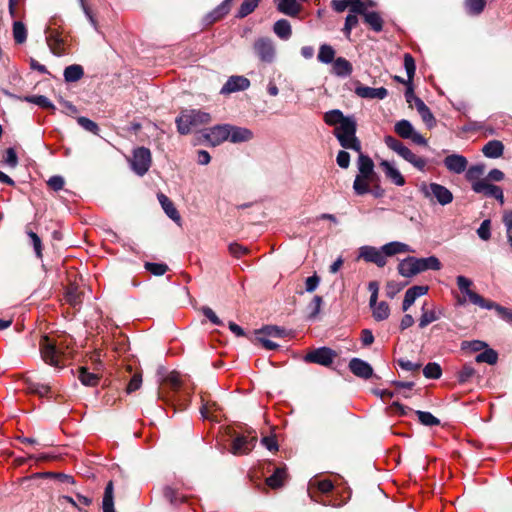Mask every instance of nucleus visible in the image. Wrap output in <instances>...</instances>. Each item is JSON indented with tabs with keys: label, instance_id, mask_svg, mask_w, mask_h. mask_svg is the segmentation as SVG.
I'll use <instances>...</instances> for the list:
<instances>
[{
	"label": "nucleus",
	"instance_id": "a19ab883",
	"mask_svg": "<svg viewBox=\"0 0 512 512\" xmlns=\"http://www.w3.org/2000/svg\"><path fill=\"white\" fill-rule=\"evenodd\" d=\"M335 57V50L332 48V46L323 44L321 45L318 53V60L322 63H331L334 60Z\"/></svg>",
	"mask_w": 512,
	"mask_h": 512
},
{
	"label": "nucleus",
	"instance_id": "4468645a",
	"mask_svg": "<svg viewBox=\"0 0 512 512\" xmlns=\"http://www.w3.org/2000/svg\"><path fill=\"white\" fill-rule=\"evenodd\" d=\"M379 168L383 171L385 177L396 186H404L406 180L394 162L381 159Z\"/></svg>",
	"mask_w": 512,
	"mask_h": 512
},
{
	"label": "nucleus",
	"instance_id": "58836bf2",
	"mask_svg": "<svg viewBox=\"0 0 512 512\" xmlns=\"http://www.w3.org/2000/svg\"><path fill=\"white\" fill-rule=\"evenodd\" d=\"M475 360L478 363H488L490 365H494L498 360V354L495 350L486 348L482 353L476 356Z\"/></svg>",
	"mask_w": 512,
	"mask_h": 512
},
{
	"label": "nucleus",
	"instance_id": "e433bc0d",
	"mask_svg": "<svg viewBox=\"0 0 512 512\" xmlns=\"http://www.w3.org/2000/svg\"><path fill=\"white\" fill-rule=\"evenodd\" d=\"M273 30L275 34L282 39H288L291 35V26L285 19L278 20L274 24Z\"/></svg>",
	"mask_w": 512,
	"mask_h": 512
},
{
	"label": "nucleus",
	"instance_id": "69168bd1",
	"mask_svg": "<svg viewBox=\"0 0 512 512\" xmlns=\"http://www.w3.org/2000/svg\"><path fill=\"white\" fill-rule=\"evenodd\" d=\"M77 122L79 123V125L81 127H83L85 130H87L89 132L97 133V131H98V125L94 121H92L86 117H79L77 119Z\"/></svg>",
	"mask_w": 512,
	"mask_h": 512
},
{
	"label": "nucleus",
	"instance_id": "79ce46f5",
	"mask_svg": "<svg viewBox=\"0 0 512 512\" xmlns=\"http://www.w3.org/2000/svg\"><path fill=\"white\" fill-rule=\"evenodd\" d=\"M485 0H465V8L468 14L478 15L485 8Z\"/></svg>",
	"mask_w": 512,
	"mask_h": 512
},
{
	"label": "nucleus",
	"instance_id": "bf43d9fd",
	"mask_svg": "<svg viewBox=\"0 0 512 512\" xmlns=\"http://www.w3.org/2000/svg\"><path fill=\"white\" fill-rule=\"evenodd\" d=\"M259 331L270 338H282L285 336V331L277 326H266Z\"/></svg>",
	"mask_w": 512,
	"mask_h": 512
},
{
	"label": "nucleus",
	"instance_id": "4d7b16f0",
	"mask_svg": "<svg viewBox=\"0 0 512 512\" xmlns=\"http://www.w3.org/2000/svg\"><path fill=\"white\" fill-rule=\"evenodd\" d=\"M145 268L147 271L152 273L155 276H161L166 273L168 267L166 264L163 263H149L147 262L145 264Z\"/></svg>",
	"mask_w": 512,
	"mask_h": 512
},
{
	"label": "nucleus",
	"instance_id": "c756f323",
	"mask_svg": "<svg viewBox=\"0 0 512 512\" xmlns=\"http://www.w3.org/2000/svg\"><path fill=\"white\" fill-rule=\"evenodd\" d=\"M275 2L277 9L289 16L296 15L300 10V6L296 0H275Z\"/></svg>",
	"mask_w": 512,
	"mask_h": 512
},
{
	"label": "nucleus",
	"instance_id": "0e129e2a",
	"mask_svg": "<svg viewBox=\"0 0 512 512\" xmlns=\"http://www.w3.org/2000/svg\"><path fill=\"white\" fill-rule=\"evenodd\" d=\"M384 142H385V144H386V146L388 148H390L391 150H393L397 154L399 153V151L404 146V144L401 141L397 140L395 137L390 136V135L385 136Z\"/></svg>",
	"mask_w": 512,
	"mask_h": 512
},
{
	"label": "nucleus",
	"instance_id": "aec40b11",
	"mask_svg": "<svg viewBox=\"0 0 512 512\" xmlns=\"http://www.w3.org/2000/svg\"><path fill=\"white\" fill-rule=\"evenodd\" d=\"M351 372L360 378L368 379L373 374V369L369 363L359 358H353L349 362Z\"/></svg>",
	"mask_w": 512,
	"mask_h": 512
},
{
	"label": "nucleus",
	"instance_id": "37998d69",
	"mask_svg": "<svg viewBox=\"0 0 512 512\" xmlns=\"http://www.w3.org/2000/svg\"><path fill=\"white\" fill-rule=\"evenodd\" d=\"M112 506H114L113 483L110 481L105 488L102 509L111 512Z\"/></svg>",
	"mask_w": 512,
	"mask_h": 512
},
{
	"label": "nucleus",
	"instance_id": "f8f14e48",
	"mask_svg": "<svg viewBox=\"0 0 512 512\" xmlns=\"http://www.w3.org/2000/svg\"><path fill=\"white\" fill-rule=\"evenodd\" d=\"M472 190L475 193L483 194L486 197L495 198L500 202L501 205L504 204L503 190L499 186L491 184V182H489V179H483V181L481 182H476Z\"/></svg>",
	"mask_w": 512,
	"mask_h": 512
},
{
	"label": "nucleus",
	"instance_id": "1a4fd4ad",
	"mask_svg": "<svg viewBox=\"0 0 512 512\" xmlns=\"http://www.w3.org/2000/svg\"><path fill=\"white\" fill-rule=\"evenodd\" d=\"M151 165V153L150 150L144 147L137 148L131 159V167L133 171L143 176Z\"/></svg>",
	"mask_w": 512,
	"mask_h": 512
},
{
	"label": "nucleus",
	"instance_id": "052dcab7",
	"mask_svg": "<svg viewBox=\"0 0 512 512\" xmlns=\"http://www.w3.org/2000/svg\"><path fill=\"white\" fill-rule=\"evenodd\" d=\"M491 221L489 219L484 220L480 227L477 229L478 236L484 240L487 241L491 237V231H490Z\"/></svg>",
	"mask_w": 512,
	"mask_h": 512
},
{
	"label": "nucleus",
	"instance_id": "dca6fc26",
	"mask_svg": "<svg viewBox=\"0 0 512 512\" xmlns=\"http://www.w3.org/2000/svg\"><path fill=\"white\" fill-rule=\"evenodd\" d=\"M444 165L451 173L461 174L466 171L468 160L463 155L451 154L445 157Z\"/></svg>",
	"mask_w": 512,
	"mask_h": 512
},
{
	"label": "nucleus",
	"instance_id": "09e8293b",
	"mask_svg": "<svg viewBox=\"0 0 512 512\" xmlns=\"http://www.w3.org/2000/svg\"><path fill=\"white\" fill-rule=\"evenodd\" d=\"M79 379L86 386H94L98 382V377L93 373H89L84 367L79 369Z\"/></svg>",
	"mask_w": 512,
	"mask_h": 512
},
{
	"label": "nucleus",
	"instance_id": "de8ad7c7",
	"mask_svg": "<svg viewBox=\"0 0 512 512\" xmlns=\"http://www.w3.org/2000/svg\"><path fill=\"white\" fill-rule=\"evenodd\" d=\"M502 221L506 229L508 243L512 247V209L503 212Z\"/></svg>",
	"mask_w": 512,
	"mask_h": 512
},
{
	"label": "nucleus",
	"instance_id": "7ed1b4c3",
	"mask_svg": "<svg viewBox=\"0 0 512 512\" xmlns=\"http://www.w3.org/2000/svg\"><path fill=\"white\" fill-rule=\"evenodd\" d=\"M211 115L201 110H185L177 118L176 124L180 134H188L193 129L210 123Z\"/></svg>",
	"mask_w": 512,
	"mask_h": 512
},
{
	"label": "nucleus",
	"instance_id": "c03bdc74",
	"mask_svg": "<svg viewBox=\"0 0 512 512\" xmlns=\"http://www.w3.org/2000/svg\"><path fill=\"white\" fill-rule=\"evenodd\" d=\"M259 1L260 0H244L238 10L237 16L243 18L252 13L258 6Z\"/></svg>",
	"mask_w": 512,
	"mask_h": 512
},
{
	"label": "nucleus",
	"instance_id": "ddd939ff",
	"mask_svg": "<svg viewBox=\"0 0 512 512\" xmlns=\"http://www.w3.org/2000/svg\"><path fill=\"white\" fill-rule=\"evenodd\" d=\"M359 258L374 263L378 267H383L387 263L382 247L378 249L368 245L362 246L359 248Z\"/></svg>",
	"mask_w": 512,
	"mask_h": 512
},
{
	"label": "nucleus",
	"instance_id": "7c9ffc66",
	"mask_svg": "<svg viewBox=\"0 0 512 512\" xmlns=\"http://www.w3.org/2000/svg\"><path fill=\"white\" fill-rule=\"evenodd\" d=\"M46 41L54 55L60 56L65 53L63 40L58 35L51 33L46 37Z\"/></svg>",
	"mask_w": 512,
	"mask_h": 512
},
{
	"label": "nucleus",
	"instance_id": "473e14b6",
	"mask_svg": "<svg viewBox=\"0 0 512 512\" xmlns=\"http://www.w3.org/2000/svg\"><path fill=\"white\" fill-rule=\"evenodd\" d=\"M375 179L372 178H363L362 176L356 175L353 189L357 195H364L370 191V184L374 182Z\"/></svg>",
	"mask_w": 512,
	"mask_h": 512
},
{
	"label": "nucleus",
	"instance_id": "9b49d317",
	"mask_svg": "<svg viewBox=\"0 0 512 512\" xmlns=\"http://www.w3.org/2000/svg\"><path fill=\"white\" fill-rule=\"evenodd\" d=\"M336 353L328 348L321 347L307 353L304 360L309 363H316L322 366H329L333 363Z\"/></svg>",
	"mask_w": 512,
	"mask_h": 512
},
{
	"label": "nucleus",
	"instance_id": "20e7f679",
	"mask_svg": "<svg viewBox=\"0 0 512 512\" xmlns=\"http://www.w3.org/2000/svg\"><path fill=\"white\" fill-rule=\"evenodd\" d=\"M40 351L42 359L49 365L55 367H60L67 356L61 343L50 339L48 336L42 337Z\"/></svg>",
	"mask_w": 512,
	"mask_h": 512
},
{
	"label": "nucleus",
	"instance_id": "6ab92c4d",
	"mask_svg": "<svg viewBox=\"0 0 512 512\" xmlns=\"http://www.w3.org/2000/svg\"><path fill=\"white\" fill-rule=\"evenodd\" d=\"M256 441V437H237L232 443L231 451L235 455L247 454L254 448Z\"/></svg>",
	"mask_w": 512,
	"mask_h": 512
},
{
	"label": "nucleus",
	"instance_id": "0eeeda50",
	"mask_svg": "<svg viewBox=\"0 0 512 512\" xmlns=\"http://www.w3.org/2000/svg\"><path fill=\"white\" fill-rule=\"evenodd\" d=\"M456 281L461 293L467 296L471 303L484 309H492V301L484 299L482 296L471 289L473 282L469 278L465 276H458Z\"/></svg>",
	"mask_w": 512,
	"mask_h": 512
},
{
	"label": "nucleus",
	"instance_id": "680f3d73",
	"mask_svg": "<svg viewBox=\"0 0 512 512\" xmlns=\"http://www.w3.org/2000/svg\"><path fill=\"white\" fill-rule=\"evenodd\" d=\"M163 383L168 385L171 389L177 390L181 385L180 375L177 372H171L164 380Z\"/></svg>",
	"mask_w": 512,
	"mask_h": 512
},
{
	"label": "nucleus",
	"instance_id": "49530a36",
	"mask_svg": "<svg viewBox=\"0 0 512 512\" xmlns=\"http://www.w3.org/2000/svg\"><path fill=\"white\" fill-rule=\"evenodd\" d=\"M364 0H334L332 6L335 11L343 12L349 8V12L354 13L353 8L356 2H363Z\"/></svg>",
	"mask_w": 512,
	"mask_h": 512
},
{
	"label": "nucleus",
	"instance_id": "a18cd8bd",
	"mask_svg": "<svg viewBox=\"0 0 512 512\" xmlns=\"http://www.w3.org/2000/svg\"><path fill=\"white\" fill-rule=\"evenodd\" d=\"M13 37L18 44H22L26 41L27 31L22 22H14L13 24Z\"/></svg>",
	"mask_w": 512,
	"mask_h": 512
},
{
	"label": "nucleus",
	"instance_id": "72a5a7b5",
	"mask_svg": "<svg viewBox=\"0 0 512 512\" xmlns=\"http://www.w3.org/2000/svg\"><path fill=\"white\" fill-rule=\"evenodd\" d=\"M233 2L234 0H224L218 5L208 16L211 22L217 21L225 16L230 11Z\"/></svg>",
	"mask_w": 512,
	"mask_h": 512
},
{
	"label": "nucleus",
	"instance_id": "b1692460",
	"mask_svg": "<svg viewBox=\"0 0 512 512\" xmlns=\"http://www.w3.org/2000/svg\"><path fill=\"white\" fill-rule=\"evenodd\" d=\"M369 306L372 310V316L376 321H384L388 319L390 315V307L387 302H378L375 300L374 303L369 302Z\"/></svg>",
	"mask_w": 512,
	"mask_h": 512
},
{
	"label": "nucleus",
	"instance_id": "2eb2a0df",
	"mask_svg": "<svg viewBox=\"0 0 512 512\" xmlns=\"http://www.w3.org/2000/svg\"><path fill=\"white\" fill-rule=\"evenodd\" d=\"M229 124L216 125L205 134V139L213 146L220 145L229 138Z\"/></svg>",
	"mask_w": 512,
	"mask_h": 512
},
{
	"label": "nucleus",
	"instance_id": "39448f33",
	"mask_svg": "<svg viewBox=\"0 0 512 512\" xmlns=\"http://www.w3.org/2000/svg\"><path fill=\"white\" fill-rule=\"evenodd\" d=\"M420 191L425 198L433 201L435 200L440 205H448L453 201L452 192L445 186L438 183H422Z\"/></svg>",
	"mask_w": 512,
	"mask_h": 512
},
{
	"label": "nucleus",
	"instance_id": "6e6552de",
	"mask_svg": "<svg viewBox=\"0 0 512 512\" xmlns=\"http://www.w3.org/2000/svg\"><path fill=\"white\" fill-rule=\"evenodd\" d=\"M253 50L260 61L271 63L276 56V49L274 43L269 38H258L253 44Z\"/></svg>",
	"mask_w": 512,
	"mask_h": 512
},
{
	"label": "nucleus",
	"instance_id": "338daca9",
	"mask_svg": "<svg viewBox=\"0 0 512 512\" xmlns=\"http://www.w3.org/2000/svg\"><path fill=\"white\" fill-rule=\"evenodd\" d=\"M475 374V369L470 365H465L458 373V380L461 383L467 382Z\"/></svg>",
	"mask_w": 512,
	"mask_h": 512
},
{
	"label": "nucleus",
	"instance_id": "a878e982",
	"mask_svg": "<svg viewBox=\"0 0 512 512\" xmlns=\"http://www.w3.org/2000/svg\"><path fill=\"white\" fill-rule=\"evenodd\" d=\"M382 249L386 260L387 257L394 256L396 254L412 252L411 248L407 244L397 241L383 245Z\"/></svg>",
	"mask_w": 512,
	"mask_h": 512
},
{
	"label": "nucleus",
	"instance_id": "f257e3e1",
	"mask_svg": "<svg viewBox=\"0 0 512 512\" xmlns=\"http://www.w3.org/2000/svg\"><path fill=\"white\" fill-rule=\"evenodd\" d=\"M324 121L327 125L335 127L334 135L343 148L360 152L361 143L356 137L354 117L344 116L340 110L334 109L325 113Z\"/></svg>",
	"mask_w": 512,
	"mask_h": 512
},
{
	"label": "nucleus",
	"instance_id": "c9c22d12",
	"mask_svg": "<svg viewBox=\"0 0 512 512\" xmlns=\"http://www.w3.org/2000/svg\"><path fill=\"white\" fill-rule=\"evenodd\" d=\"M285 477V468H277L275 472L266 479V484L273 489L279 488L283 485Z\"/></svg>",
	"mask_w": 512,
	"mask_h": 512
},
{
	"label": "nucleus",
	"instance_id": "e2e57ef3",
	"mask_svg": "<svg viewBox=\"0 0 512 512\" xmlns=\"http://www.w3.org/2000/svg\"><path fill=\"white\" fill-rule=\"evenodd\" d=\"M492 309H495L498 315L505 321L512 323V311L492 302Z\"/></svg>",
	"mask_w": 512,
	"mask_h": 512
},
{
	"label": "nucleus",
	"instance_id": "f03ea898",
	"mask_svg": "<svg viewBox=\"0 0 512 512\" xmlns=\"http://www.w3.org/2000/svg\"><path fill=\"white\" fill-rule=\"evenodd\" d=\"M441 267L440 260L435 256L427 258L408 257L399 263L398 271L403 277L409 278L427 270H440Z\"/></svg>",
	"mask_w": 512,
	"mask_h": 512
},
{
	"label": "nucleus",
	"instance_id": "2f4dec72",
	"mask_svg": "<svg viewBox=\"0 0 512 512\" xmlns=\"http://www.w3.org/2000/svg\"><path fill=\"white\" fill-rule=\"evenodd\" d=\"M422 314L419 319V327L424 328L430 323L438 320L441 316V311H437L435 309L428 310L425 308V306L422 307Z\"/></svg>",
	"mask_w": 512,
	"mask_h": 512
},
{
	"label": "nucleus",
	"instance_id": "393cba45",
	"mask_svg": "<svg viewBox=\"0 0 512 512\" xmlns=\"http://www.w3.org/2000/svg\"><path fill=\"white\" fill-rule=\"evenodd\" d=\"M158 200L167 216L176 223H180L181 217L172 201L164 194H158Z\"/></svg>",
	"mask_w": 512,
	"mask_h": 512
},
{
	"label": "nucleus",
	"instance_id": "13d9d810",
	"mask_svg": "<svg viewBox=\"0 0 512 512\" xmlns=\"http://www.w3.org/2000/svg\"><path fill=\"white\" fill-rule=\"evenodd\" d=\"M427 292L428 286H413L405 292V295L415 302L417 298L427 294Z\"/></svg>",
	"mask_w": 512,
	"mask_h": 512
},
{
	"label": "nucleus",
	"instance_id": "412c9836",
	"mask_svg": "<svg viewBox=\"0 0 512 512\" xmlns=\"http://www.w3.org/2000/svg\"><path fill=\"white\" fill-rule=\"evenodd\" d=\"M229 130V138L228 140L232 143H243L248 142L253 139V132L245 127H238L233 125H228Z\"/></svg>",
	"mask_w": 512,
	"mask_h": 512
},
{
	"label": "nucleus",
	"instance_id": "cd10ccee",
	"mask_svg": "<svg viewBox=\"0 0 512 512\" xmlns=\"http://www.w3.org/2000/svg\"><path fill=\"white\" fill-rule=\"evenodd\" d=\"M504 146L498 140H491L482 148L483 154L488 158H499L502 156Z\"/></svg>",
	"mask_w": 512,
	"mask_h": 512
},
{
	"label": "nucleus",
	"instance_id": "423d86ee",
	"mask_svg": "<svg viewBox=\"0 0 512 512\" xmlns=\"http://www.w3.org/2000/svg\"><path fill=\"white\" fill-rule=\"evenodd\" d=\"M374 6V3L370 0H364L363 2H356L353 8L354 13H359L364 17L365 22L375 32H380L383 28V19L379 13L370 10Z\"/></svg>",
	"mask_w": 512,
	"mask_h": 512
},
{
	"label": "nucleus",
	"instance_id": "5fc2aeb1",
	"mask_svg": "<svg viewBox=\"0 0 512 512\" xmlns=\"http://www.w3.org/2000/svg\"><path fill=\"white\" fill-rule=\"evenodd\" d=\"M419 115L421 116V119L422 121L426 124V126L429 128V129H432L433 127H435L436 125V119L435 117L433 116L432 112L430 111V109L428 108V106H425L423 108V110H421L420 112H418Z\"/></svg>",
	"mask_w": 512,
	"mask_h": 512
},
{
	"label": "nucleus",
	"instance_id": "4be33fe9",
	"mask_svg": "<svg viewBox=\"0 0 512 512\" xmlns=\"http://www.w3.org/2000/svg\"><path fill=\"white\" fill-rule=\"evenodd\" d=\"M355 93L361 98L367 99H384L388 95V91L384 87L372 88L368 86H358Z\"/></svg>",
	"mask_w": 512,
	"mask_h": 512
},
{
	"label": "nucleus",
	"instance_id": "6e6d98bb",
	"mask_svg": "<svg viewBox=\"0 0 512 512\" xmlns=\"http://www.w3.org/2000/svg\"><path fill=\"white\" fill-rule=\"evenodd\" d=\"M357 15H360L359 13H352L349 12V14L346 17L345 25L343 31L345 32L346 36L349 37L351 30L356 27L358 24V17Z\"/></svg>",
	"mask_w": 512,
	"mask_h": 512
},
{
	"label": "nucleus",
	"instance_id": "3c124183",
	"mask_svg": "<svg viewBox=\"0 0 512 512\" xmlns=\"http://www.w3.org/2000/svg\"><path fill=\"white\" fill-rule=\"evenodd\" d=\"M418 420L425 426H435L440 423L439 419L433 416L430 412L417 411Z\"/></svg>",
	"mask_w": 512,
	"mask_h": 512
},
{
	"label": "nucleus",
	"instance_id": "c85d7f7f",
	"mask_svg": "<svg viewBox=\"0 0 512 512\" xmlns=\"http://www.w3.org/2000/svg\"><path fill=\"white\" fill-rule=\"evenodd\" d=\"M332 72L341 77L349 76L352 72V65L345 58H337L332 65Z\"/></svg>",
	"mask_w": 512,
	"mask_h": 512
},
{
	"label": "nucleus",
	"instance_id": "f3484780",
	"mask_svg": "<svg viewBox=\"0 0 512 512\" xmlns=\"http://www.w3.org/2000/svg\"><path fill=\"white\" fill-rule=\"evenodd\" d=\"M250 86V81L244 76H231L221 88V94H230L237 91L246 90Z\"/></svg>",
	"mask_w": 512,
	"mask_h": 512
},
{
	"label": "nucleus",
	"instance_id": "f704fd0d",
	"mask_svg": "<svg viewBox=\"0 0 512 512\" xmlns=\"http://www.w3.org/2000/svg\"><path fill=\"white\" fill-rule=\"evenodd\" d=\"M84 75L82 66L74 64L65 68L64 78L67 82H76Z\"/></svg>",
	"mask_w": 512,
	"mask_h": 512
},
{
	"label": "nucleus",
	"instance_id": "4c0bfd02",
	"mask_svg": "<svg viewBox=\"0 0 512 512\" xmlns=\"http://www.w3.org/2000/svg\"><path fill=\"white\" fill-rule=\"evenodd\" d=\"M20 100L33 103L35 105H38L42 108L47 109H54V105L52 102L45 96L39 95V96H25V97H19Z\"/></svg>",
	"mask_w": 512,
	"mask_h": 512
},
{
	"label": "nucleus",
	"instance_id": "603ef678",
	"mask_svg": "<svg viewBox=\"0 0 512 512\" xmlns=\"http://www.w3.org/2000/svg\"><path fill=\"white\" fill-rule=\"evenodd\" d=\"M256 341L260 343L267 350H274L279 345L272 340V338L268 337L264 333L257 331L256 333Z\"/></svg>",
	"mask_w": 512,
	"mask_h": 512
},
{
	"label": "nucleus",
	"instance_id": "5701e85b",
	"mask_svg": "<svg viewBox=\"0 0 512 512\" xmlns=\"http://www.w3.org/2000/svg\"><path fill=\"white\" fill-rule=\"evenodd\" d=\"M398 155L419 171H425L427 160L414 154L407 146H403Z\"/></svg>",
	"mask_w": 512,
	"mask_h": 512
},
{
	"label": "nucleus",
	"instance_id": "8fccbe9b",
	"mask_svg": "<svg viewBox=\"0 0 512 512\" xmlns=\"http://www.w3.org/2000/svg\"><path fill=\"white\" fill-rule=\"evenodd\" d=\"M423 374L426 378L438 379L440 378L442 371L437 363H428L423 369Z\"/></svg>",
	"mask_w": 512,
	"mask_h": 512
},
{
	"label": "nucleus",
	"instance_id": "864d4df0",
	"mask_svg": "<svg viewBox=\"0 0 512 512\" xmlns=\"http://www.w3.org/2000/svg\"><path fill=\"white\" fill-rule=\"evenodd\" d=\"M404 67H405L407 77H408L407 81H408V83H410V82H412V79L415 75V70H416L414 59L410 54L404 55Z\"/></svg>",
	"mask_w": 512,
	"mask_h": 512
},
{
	"label": "nucleus",
	"instance_id": "bb28decb",
	"mask_svg": "<svg viewBox=\"0 0 512 512\" xmlns=\"http://www.w3.org/2000/svg\"><path fill=\"white\" fill-rule=\"evenodd\" d=\"M485 173V165L477 164L466 169L465 177L471 183V188H474L476 182L483 181L482 177Z\"/></svg>",
	"mask_w": 512,
	"mask_h": 512
},
{
	"label": "nucleus",
	"instance_id": "774afa93",
	"mask_svg": "<svg viewBox=\"0 0 512 512\" xmlns=\"http://www.w3.org/2000/svg\"><path fill=\"white\" fill-rule=\"evenodd\" d=\"M4 161L11 168H15L18 165V157L14 148L6 150Z\"/></svg>",
	"mask_w": 512,
	"mask_h": 512
},
{
	"label": "nucleus",
	"instance_id": "9d476101",
	"mask_svg": "<svg viewBox=\"0 0 512 512\" xmlns=\"http://www.w3.org/2000/svg\"><path fill=\"white\" fill-rule=\"evenodd\" d=\"M395 132L403 139H411L414 143L426 146L427 140L418 133L408 120H400L394 126Z\"/></svg>",
	"mask_w": 512,
	"mask_h": 512
},
{
	"label": "nucleus",
	"instance_id": "ea45409f",
	"mask_svg": "<svg viewBox=\"0 0 512 512\" xmlns=\"http://www.w3.org/2000/svg\"><path fill=\"white\" fill-rule=\"evenodd\" d=\"M50 389V385L46 383H39L33 381L27 382V390L31 393L38 394L40 397L48 395Z\"/></svg>",
	"mask_w": 512,
	"mask_h": 512
},
{
	"label": "nucleus",
	"instance_id": "a211bd4d",
	"mask_svg": "<svg viewBox=\"0 0 512 512\" xmlns=\"http://www.w3.org/2000/svg\"><path fill=\"white\" fill-rule=\"evenodd\" d=\"M358 160H357V168H358V174L359 176H362L363 178H372L376 179V173L374 171V163L372 159L364 155L363 153L358 152Z\"/></svg>",
	"mask_w": 512,
	"mask_h": 512
}]
</instances>
